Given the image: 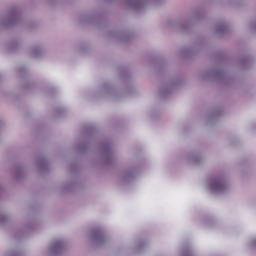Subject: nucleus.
Returning a JSON list of instances; mask_svg holds the SVG:
<instances>
[{
    "mask_svg": "<svg viewBox=\"0 0 256 256\" xmlns=\"http://www.w3.org/2000/svg\"><path fill=\"white\" fill-rule=\"evenodd\" d=\"M225 188V183L216 180L212 183V189H214V191H221V189Z\"/></svg>",
    "mask_w": 256,
    "mask_h": 256,
    "instance_id": "f257e3e1",
    "label": "nucleus"
}]
</instances>
